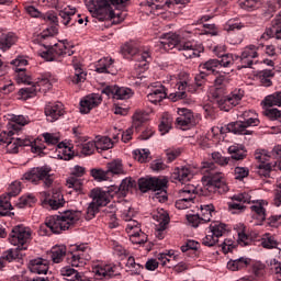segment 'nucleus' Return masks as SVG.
I'll return each instance as SVG.
<instances>
[{"mask_svg": "<svg viewBox=\"0 0 281 281\" xmlns=\"http://www.w3.org/2000/svg\"><path fill=\"white\" fill-rule=\"evenodd\" d=\"M247 74L250 80H260L263 87H271L273 82H271L270 78H273L274 74L273 70H261V63L256 59L249 58H258V52L256 46L250 45L247 52Z\"/></svg>", "mask_w": 281, "mask_h": 281, "instance_id": "nucleus-1", "label": "nucleus"}, {"mask_svg": "<svg viewBox=\"0 0 281 281\" xmlns=\"http://www.w3.org/2000/svg\"><path fill=\"white\" fill-rule=\"evenodd\" d=\"M80 211H64L60 215H52L46 218V225L53 234H60L74 227L80 221Z\"/></svg>", "mask_w": 281, "mask_h": 281, "instance_id": "nucleus-2", "label": "nucleus"}, {"mask_svg": "<svg viewBox=\"0 0 281 281\" xmlns=\"http://www.w3.org/2000/svg\"><path fill=\"white\" fill-rule=\"evenodd\" d=\"M30 236H32V233L27 229H25L23 226H15L12 229V233L9 237V240L11 245H13L14 249H9L7 251V255L4 256V260H8L9 262H12V260H16L19 256H21V251H25L27 249V240H30Z\"/></svg>", "mask_w": 281, "mask_h": 281, "instance_id": "nucleus-3", "label": "nucleus"}, {"mask_svg": "<svg viewBox=\"0 0 281 281\" xmlns=\"http://www.w3.org/2000/svg\"><path fill=\"white\" fill-rule=\"evenodd\" d=\"M203 168H207L206 172H209L205 184L207 192L213 194H225V192H229V187H227L223 173L214 171V162H206Z\"/></svg>", "mask_w": 281, "mask_h": 281, "instance_id": "nucleus-4", "label": "nucleus"}, {"mask_svg": "<svg viewBox=\"0 0 281 281\" xmlns=\"http://www.w3.org/2000/svg\"><path fill=\"white\" fill-rule=\"evenodd\" d=\"M90 196L92 198V202L87 209L86 221L95 218V214L100 212V207H104L111 203L109 193H106V191H102L101 189H92Z\"/></svg>", "mask_w": 281, "mask_h": 281, "instance_id": "nucleus-5", "label": "nucleus"}, {"mask_svg": "<svg viewBox=\"0 0 281 281\" xmlns=\"http://www.w3.org/2000/svg\"><path fill=\"white\" fill-rule=\"evenodd\" d=\"M167 183L168 181H166V179L161 180L159 178H140L138 179V190H140L143 193L151 190L153 192H156V199H159V194H162V201H168L165 189Z\"/></svg>", "mask_w": 281, "mask_h": 281, "instance_id": "nucleus-6", "label": "nucleus"}, {"mask_svg": "<svg viewBox=\"0 0 281 281\" xmlns=\"http://www.w3.org/2000/svg\"><path fill=\"white\" fill-rule=\"evenodd\" d=\"M13 135V131L0 133V145L3 146V144H5L7 153L16 155L19 148L32 146V139H30V137L14 138L12 137Z\"/></svg>", "mask_w": 281, "mask_h": 281, "instance_id": "nucleus-7", "label": "nucleus"}, {"mask_svg": "<svg viewBox=\"0 0 281 281\" xmlns=\"http://www.w3.org/2000/svg\"><path fill=\"white\" fill-rule=\"evenodd\" d=\"M52 167L43 166L32 168L29 172L24 173V179L26 181H32V183H36V181H44V186L46 188H52V183H54V178H52Z\"/></svg>", "mask_w": 281, "mask_h": 281, "instance_id": "nucleus-8", "label": "nucleus"}, {"mask_svg": "<svg viewBox=\"0 0 281 281\" xmlns=\"http://www.w3.org/2000/svg\"><path fill=\"white\" fill-rule=\"evenodd\" d=\"M241 150H245L244 145H232L228 147V154L232 155L231 157H224L221 153L215 151L212 153V159L218 166H227L232 159H235V161L245 159V154Z\"/></svg>", "mask_w": 281, "mask_h": 281, "instance_id": "nucleus-9", "label": "nucleus"}, {"mask_svg": "<svg viewBox=\"0 0 281 281\" xmlns=\"http://www.w3.org/2000/svg\"><path fill=\"white\" fill-rule=\"evenodd\" d=\"M130 0H95V14L99 19H115V11L111 5H124Z\"/></svg>", "mask_w": 281, "mask_h": 281, "instance_id": "nucleus-10", "label": "nucleus"}, {"mask_svg": "<svg viewBox=\"0 0 281 281\" xmlns=\"http://www.w3.org/2000/svg\"><path fill=\"white\" fill-rule=\"evenodd\" d=\"M44 47L46 50L40 53L38 56L48 63H54V60H58L60 56H66V54H68V56H74V52H67V46L63 43L53 46L44 45Z\"/></svg>", "mask_w": 281, "mask_h": 281, "instance_id": "nucleus-11", "label": "nucleus"}, {"mask_svg": "<svg viewBox=\"0 0 281 281\" xmlns=\"http://www.w3.org/2000/svg\"><path fill=\"white\" fill-rule=\"evenodd\" d=\"M158 47H164L166 50L168 49H178L182 47L181 37L175 33H166L160 36V41L158 42Z\"/></svg>", "mask_w": 281, "mask_h": 281, "instance_id": "nucleus-12", "label": "nucleus"}, {"mask_svg": "<svg viewBox=\"0 0 281 281\" xmlns=\"http://www.w3.org/2000/svg\"><path fill=\"white\" fill-rule=\"evenodd\" d=\"M101 103L102 95L98 93L89 94L80 101V113H90L91 109H95V106H99Z\"/></svg>", "mask_w": 281, "mask_h": 281, "instance_id": "nucleus-13", "label": "nucleus"}, {"mask_svg": "<svg viewBox=\"0 0 281 281\" xmlns=\"http://www.w3.org/2000/svg\"><path fill=\"white\" fill-rule=\"evenodd\" d=\"M245 203H247L245 193L233 195L232 202L227 203L228 212H232V214H240V212H245V210H247Z\"/></svg>", "mask_w": 281, "mask_h": 281, "instance_id": "nucleus-14", "label": "nucleus"}, {"mask_svg": "<svg viewBox=\"0 0 281 281\" xmlns=\"http://www.w3.org/2000/svg\"><path fill=\"white\" fill-rule=\"evenodd\" d=\"M45 115L48 122H56L58 117H63V115H65V105L60 102H56L54 104L48 103L45 106Z\"/></svg>", "mask_w": 281, "mask_h": 281, "instance_id": "nucleus-15", "label": "nucleus"}, {"mask_svg": "<svg viewBox=\"0 0 281 281\" xmlns=\"http://www.w3.org/2000/svg\"><path fill=\"white\" fill-rule=\"evenodd\" d=\"M221 135L225 133H233L234 135H247V122L236 121L227 124L220 130Z\"/></svg>", "mask_w": 281, "mask_h": 281, "instance_id": "nucleus-16", "label": "nucleus"}, {"mask_svg": "<svg viewBox=\"0 0 281 281\" xmlns=\"http://www.w3.org/2000/svg\"><path fill=\"white\" fill-rule=\"evenodd\" d=\"M245 98V90H235L231 94H223L221 98H217L218 104H231L232 106H237L238 102H240Z\"/></svg>", "mask_w": 281, "mask_h": 281, "instance_id": "nucleus-17", "label": "nucleus"}, {"mask_svg": "<svg viewBox=\"0 0 281 281\" xmlns=\"http://www.w3.org/2000/svg\"><path fill=\"white\" fill-rule=\"evenodd\" d=\"M179 117L176 119V124L183 128V126H192L194 124V114L191 110L182 108L178 110Z\"/></svg>", "mask_w": 281, "mask_h": 281, "instance_id": "nucleus-18", "label": "nucleus"}, {"mask_svg": "<svg viewBox=\"0 0 281 281\" xmlns=\"http://www.w3.org/2000/svg\"><path fill=\"white\" fill-rule=\"evenodd\" d=\"M31 273L46 274L49 271V261L43 258L33 259L29 263Z\"/></svg>", "mask_w": 281, "mask_h": 281, "instance_id": "nucleus-19", "label": "nucleus"}, {"mask_svg": "<svg viewBox=\"0 0 281 281\" xmlns=\"http://www.w3.org/2000/svg\"><path fill=\"white\" fill-rule=\"evenodd\" d=\"M154 221H157L156 232H158V239L164 240V236H161V232H166V227L170 223V215L166 211L162 213H157L154 215Z\"/></svg>", "mask_w": 281, "mask_h": 281, "instance_id": "nucleus-20", "label": "nucleus"}, {"mask_svg": "<svg viewBox=\"0 0 281 281\" xmlns=\"http://www.w3.org/2000/svg\"><path fill=\"white\" fill-rule=\"evenodd\" d=\"M179 52H183L184 58H199L203 52V46L196 47L192 42H184L182 46H179Z\"/></svg>", "mask_w": 281, "mask_h": 281, "instance_id": "nucleus-21", "label": "nucleus"}, {"mask_svg": "<svg viewBox=\"0 0 281 281\" xmlns=\"http://www.w3.org/2000/svg\"><path fill=\"white\" fill-rule=\"evenodd\" d=\"M217 58L218 63H220V72L224 74V75H229L232 74V71H234V69L232 68V66L234 65V57L232 56V54H221L217 53Z\"/></svg>", "mask_w": 281, "mask_h": 281, "instance_id": "nucleus-22", "label": "nucleus"}, {"mask_svg": "<svg viewBox=\"0 0 281 281\" xmlns=\"http://www.w3.org/2000/svg\"><path fill=\"white\" fill-rule=\"evenodd\" d=\"M85 249H87L85 244L72 246V248L70 250V265H71V267H80V265H83L82 255L78 254V251L85 252Z\"/></svg>", "mask_w": 281, "mask_h": 281, "instance_id": "nucleus-23", "label": "nucleus"}, {"mask_svg": "<svg viewBox=\"0 0 281 281\" xmlns=\"http://www.w3.org/2000/svg\"><path fill=\"white\" fill-rule=\"evenodd\" d=\"M16 41H19V38L16 37V34L14 33L5 34L0 31V49L2 52H8V49H10L12 45L16 44Z\"/></svg>", "mask_w": 281, "mask_h": 281, "instance_id": "nucleus-24", "label": "nucleus"}, {"mask_svg": "<svg viewBox=\"0 0 281 281\" xmlns=\"http://www.w3.org/2000/svg\"><path fill=\"white\" fill-rule=\"evenodd\" d=\"M113 59L109 57H104L100 59L97 64L95 71L97 74H111V76H115L117 74L116 70H112Z\"/></svg>", "mask_w": 281, "mask_h": 281, "instance_id": "nucleus-25", "label": "nucleus"}, {"mask_svg": "<svg viewBox=\"0 0 281 281\" xmlns=\"http://www.w3.org/2000/svg\"><path fill=\"white\" fill-rule=\"evenodd\" d=\"M45 203H48L52 210H58V207H63V205H65V198L63 196L60 189L53 190L52 199L45 200Z\"/></svg>", "mask_w": 281, "mask_h": 281, "instance_id": "nucleus-26", "label": "nucleus"}, {"mask_svg": "<svg viewBox=\"0 0 281 281\" xmlns=\"http://www.w3.org/2000/svg\"><path fill=\"white\" fill-rule=\"evenodd\" d=\"M168 98V93L166 92V87L159 86L154 89L149 94H147V100L153 104H157Z\"/></svg>", "mask_w": 281, "mask_h": 281, "instance_id": "nucleus-27", "label": "nucleus"}, {"mask_svg": "<svg viewBox=\"0 0 281 281\" xmlns=\"http://www.w3.org/2000/svg\"><path fill=\"white\" fill-rule=\"evenodd\" d=\"M227 78L225 75H220L215 78L214 83H215V91L213 93L214 98L218 100L222 95H225L226 89L225 85H227Z\"/></svg>", "mask_w": 281, "mask_h": 281, "instance_id": "nucleus-28", "label": "nucleus"}, {"mask_svg": "<svg viewBox=\"0 0 281 281\" xmlns=\"http://www.w3.org/2000/svg\"><path fill=\"white\" fill-rule=\"evenodd\" d=\"M221 61L218 59H209L207 61L200 64L199 69L206 71V74H221Z\"/></svg>", "mask_w": 281, "mask_h": 281, "instance_id": "nucleus-29", "label": "nucleus"}, {"mask_svg": "<svg viewBox=\"0 0 281 281\" xmlns=\"http://www.w3.org/2000/svg\"><path fill=\"white\" fill-rule=\"evenodd\" d=\"M106 172L108 175H126V170H124V164H122L121 159H114L108 162Z\"/></svg>", "mask_w": 281, "mask_h": 281, "instance_id": "nucleus-30", "label": "nucleus"}, {"mask_svg": "<svg viewBox=\"0 0 281 281\" xmlns=\"http://www.w3.org/2000/svg\"><path fill=\"white\" fill-rule=\"evenodd\" d=\"M126 232L133 245H144L148 240V237L142 231L126 228Z\"/></svg>", "mask_w": 281, "mask_h": 281, "instance_id": "nucleus-31", "label": "nucleus"}, {"mask_svg": "<svg viewBox=\"0 0 281 281\" xmlns=\"http://www.w3.org/2000/svg\"><path fill=\"white\" fill-rule=\"evenodd\" d=\"M171 180L186 183V181L190 180V169L186 167H182L181 169L177 168L171 175Z\"/></svg>", "mask_w": 281, "mask_h": 281, "instance_id": "nucleus-32", "label": "nucleus"}, {"mask_svg": "<svg viewBox=\"0 0 281 281\" xmlns=\"http://www.w3.org/2000/svg\"><path fill=\"white\" fill-rule=\"evenodd\" d=\"M178 92L170 94V98L172 102H177V100H184V98H188V94L186 93V89H188V79H184L182 81H179L178 83Z\"/></svg>", "mask_w": 281, "mask_h": 281, "instance_id": "nucleus-33", "label": "nucleus"}, {"mask_svg": "<svg viewBox=\"0 0 281 281\" xmlns=\"http://www.w3.org/2000/svg\"><path fill=\"white\" fill-rule=\"evenodd\" d=\"M187 193H183L182 191H179L180 199L176 201V207L178 210H188L194 203V196L189 195V198H186Z\"/></svg>", "mask_w": 281, "mask_h": 281, "instance_id": "nucleus-34", "label": "nucleus"}, {"mask_svg": "<svg viewBox=\"0 0 281 281\" xmlns=\"http://www.w3.org/2000/svg\"><path fill=\"white\" fill-rule=\"evenodd\" d=\"M265 249H276L278 247V239H276V236L266 233L261 237V244Z\"/></svg>", "mask_w": 281, "mask_h": 281, "instance_id": "nucleus-35", "label": "nucleus"}, {"mask_svg": "<svg viewBox=\"0 0 281 281\" xmlns=\"http://www.w3.org/2000/svg\"><path fill=\"white\" fill-rule=\"evenodd\" d=\"M214 204L201 205V221H203V223H210V221H212V214H214Z\"/></svg>", "mask_w": 281, "mask_h": 281, "instance_id": "nucleus-36", "label": "nucleus"}, {"mask_svg": "<svg viewBox=\"0 0 281 281\" xmlns=\"http://www.w3.org/2000/svg\"><path fill=\"white\" fill-rule=\"evenodd\" d=\"M234 229L237 232L238 238L237 243L238 245H243L244 247H247V227L245 224L239 223L235 225Z\"/></svg>", "mask_w": 281, "mask_h": 281, "instance_id": "nucleus-37", "label": "nucleus"}, {"mask_svg": "<svg viewBox=\"0 0 281 281\" xmlns=\"http://www.w3.org/2000/svg\"><path fill=\"white\" fill-rule=\"evenodd\" d=\"M58 16L61 19L63 25H68L74 21V16H76V9L65 8L59 11Z\"/></svg>", "mask_w": 281, "mask_h": 281, "instance_id": "nucleus-38", "label": "nucleus"}, {"mask_svg": "<svg viewBox=\"0 0 281 281\" xmlns=\"http://www.w3.org/2000/svg\"><path fill=\"white\" fill-rule=\"evenodd\" d=\"M262 104L265 106H281V91L267 95Z\"/></svg>", "mask_w": 281, "mask_h": 281, "instance_id": "nucleus-39", "label": "nucleus"}, {"mask_svg": "<svg viewBox=\"0 0 281 281\" xmlns=\"http://www.w3.org/2000/svg\"><path fill=\"white\" fill-rule=\"evenodd\" d=\"M137 186V182L133 180V178H125L121 181L119 188L121 189V196H126L128 194V190H133Z\"/></svg>", "mask_w": 281, "mask_h": 281, "instance_id": "nucleus-40", "label": "nucleus"}, {"mask_svg": "<svg viewBox=\"0 0 281 281\" xmlns=\"http://www.w3.org/2000/svg\"><path fill=\"white\" fill-rule=\"evenodd\" d=\"M133 95V90L131 88L117 87L114 91V100H128Z\"/></svg>", "mask_w": 281, "mask_h": 281, "instance_id": "nucleus-41", "label": "nucleus"}, {"mask_svg": "<svg viewBox=\"0 0 281 281\" xmlns=\"http://www.w3.org/2000/svg\"><path fill=\"white\" fill-rule=\"evenodd\" d=\"M245 267H247V258L245 257L227 262V269H229V271H240V269H245Z\"/></svg>", "mask_w": 281, "mask_h": 281, "instance_id": "nucleus-42", "label": "nucleus"}, {"mask_svg": "<svg viewBox=\"0 0 281 281\" xmlns=\"http://www.w3.org/2000/svg\"><path fill=\"white\" fill-rule=\"evenodd\" d=\"M265 201L262 202H256L250 206L251 212H255L252 215L254 217L258 218V221H265V206H263Z\"/></svg>", "mask_w": 281, "mask_h": 281, "instance_id": "nucleus-43", "label": "nucleus"}, {"mask_svg": "<svg viewBox=\"0 0 281 281\" xmlns=\"http://www.w3.org/2000/svg\"><path fill=\"white\" fill-rule=\"evenodd\" d=\"M50 254L53 262L58 263L63 260V258H65V255L67 254V248H65L64 246H58L53 248Z\"/></svg>", "mask_w": 281, "mask_h": 281, "instance_id": "nucleus-44", "label": "nucleus"}, {"mask_svg": "<svg viewBox=\"0 0 281 281\" xmlns=\"http://www.w3.org/2000/svg\"><path fill=\"white\" fill-rule=\"evenodd\" d=\"M134 159L139 161V164H146L149 161L148 157H150V151L146 149H136L133 151Z\"/></svg>", "mask_w": 281, "mask_h": 281, "instance_id": "nucleus-45", "label": "nucleus"}, {"mask_svg": "<svg viewBox=\"0 0 281 281\" xmlns=\"http://www.w3.org/2000/svg\"><path fill=\"white\" fill-rule=\"evenodd\" d=\"M64 276H67L68 278H70V276H74V278L68 279V281H89L87 277L80 274L72 268H66L64 271Z\"/></svg>", "mask_w": 281, "mask_h": 281, "instance_id": "nucleus-46", "label": "nucleus"}, {"mask_svg": "<svg viewBox=\"0 0 281 281\" xmlns=\"http://www.w3.org/2000/svg\"><path fill=\"white\" fill-rule=\"evenodd\" d=\"M95 146L98 150H109L113 148V142L110 137L103 136L95 142Z\"/></svg>", "mask_w": 281, "mask_h": 281, "instance_id": "nucleus-47", "label": "nucleus"}, {"mask_svg": "<svg viewBox=\"0 0 281 281\" xmlns=\"http://www.w3.org/2000/svg\"><path fill=\"white\" fill-rule=\"evenodd\" d=\"M144 122H148V113L136 112L133 115V126H135V128H139V126L144 124Z\"/></svg>", "mask_w": 281, "mask_h": 281, "instance_id": "nucleus-48", "label": "nucleus"}, {"mask_svg": "<svg viewBox=\"0 0 281 281\" xmlns=\"http://www.w3.org/2000/svg\"><path fill=\"white\" fill-rule=\"evenodd\" d=\"M227 225L220 223V224H215V225H211L210 226V232L213 234V236L218 240V238H221V236H223V234H225L227 232Z\"/></svg>", "mask_w": 281, "mask_h": 281, "instance_id": "nucleus-49", "label": "nucleus"}, {"mask_svg": "<svg viewBox=\"0 0 281 281\" xmlns=\"http://www.w3.org/2000/svg\"><path fill=\"white\" fill-rule=\"evenodd\" d=\"M265 269V265L257 262L251 265V273L248 276L247 281H258V276H260V271Z\"/></svg>", "mask_w": 281, "mask_h": 281, "instance_id": "nucleus-50", "label": "nucleus"}, {"mask_svg": "<svg viewBox=\"0 0 281 281\" xmlns=\"http://www.w3.org/2000/svg\"><path fill=\"white\" fill-rule=\"evenodd\" d=\"M15 71L18 72L16 81L19 83L32 85V78L25 74V68H15Z\"/></svg>", "mask_w": 281, "mask_h": 281, "instance_id": "nucleus-51", "label": "nucleus"}, {"mask_svg": "<svg viewBox=\"0 0 281 281\" xmlns=\"http://www.w3.org/2000/svg\"><path fill=\"white\" fill-rule=\"evenodd\" d=\"M38 91V88L36 85L30 87V88H22L20 89V94L24 100H29V98H34L36 95V92Z\"/></svg>", "mask_w": 281, "mask_h": 281, "instance_id": "nucleus-52", "label": "nucleus"}, {"mask_svg": "<svg viewBox=\"0 0 281 281\" xmlns=\"http://www.w3.org/2000/svg\"><path fill=\"white\" fill-rule=\"evenodd\" d=\"M95 149H97V145H95V142L93 140H90L88 143H83L81 145V154L82 155H93V153H95Z\"/></svg>", "mask_w": 281, "mask_h": 281, "instance_id": "nucleus-53", "label": "nucleus"}, {"mask_svg": "<svg viewBox=\"0 0 281 281\" xmlns=\"http://www.w3.org/2000/svg\"><path fill=\"white\" fill-rule=\"evenodd\" d=\"M97 276H102L103 278H113L115 276V270L111 266H105L103 268L97 269Z\"/></svg>", "mask_w": 281, "mask_h": 281, "instance_id": "nucleus-54", "label": "nucleus"}, {"mask_svg": "<svg viewBox=\"0 0 281 281\" xmlns=\"http://www.w3.org/2000/svg\"><path fill=\"white\" fill-rule=\"evenodd\" d=\"M68 188H71L75 192H80L82 190V181L75 177H70L67 179Z\"/></svg>", "mask_w": 281, "mask_h": 281, "instance_id": "nucleus-55", "label": "nucleus"}, {"mask_svg": "<svg viewBox=\"0 0 281 281\" xmlns=\"http://www.w3.org/2000/svg\"><path fill=\"white\" fill-rule=\"evenodd\" d=\"M281 111L276 109V108H266L262 113L266 117H268L269 120H278V117H280Z\"/></svg>", "mask_w": 281, "mask_h": 281, "instance_id": "nucleus-56", "label": "nucleus"}, {"mask_svg": "<svg viewBox=\"0 0 281 281\" xmlns=\"http://www.w3.org/2000/svg\"><path fill=\"white\" fill-rule=\"evenodd\" d=\"M271 164L260 162L258 166V175H260V177H269V175H271Z\"/></svg>", "mask_w": 281, "mask_h": 281, "instance_id": "nucleus-57", "label": "nucleus"}, {"mask_svg": "<svg viewBox=\"0 0 281 281\" xmlns=\"http://www.w3.org/2000/svg\"><path fill=\"white\" fill-rule=\"evenodd\" d=\"M91 175L93 179H99V181H106L109 179V172L102 169H91Z\"/></svg>", "mask_w": 281, "mask_h": 281, "instance_id": "nucleus-58", "label": "nucleus"}, {"mask_svg": "<svg viewBox=\"0 0 281 281\" xmlns=\"http://www.w3.org/2000/svg\"><path fill=\"white\" fill-rule=\"evenodd\" d=\"M269 157H271V154H269V151L265 149L255 151V159L260 164H265V161H269Z\"/></svg>", "mask_w": 281, "mask_h": 281, "instance_id": "nucleus-59", "label": "nucleus"}, {"mask_svg": "<svg viewBox=\"0 0 281 281\" xmlns=\"http://www.w3.org/2000/svg\"><path fill=\"white\" fill-rule=\"evenodd\" d=\"M21 194V182L14 181L9 187L8 196H19Z\"/></svg>", "mask_w": 281, "mask_h": 281, "instance_id": "nucleus-60", "label": "nucleus"}, {"mask_svg": "<svg viewBox=\"0 0 281 281\" xmlns=\"http://www.w3.org/2000/svg\"><path fill=\"white\" fill-rule=\"evenodd\" d=\"M35 87H37L38 91L42 89L43 91H49L52 89V82L47 78H42L36 82Z\"/></svg>", "mask_w": 281, "mask_h": 281, "instance_id": "nucleus-61", "label": "nucleus"}, {"mask_svg": "<svg viewBox=\"0 0 281 281\" xmlns=\"http://www.w3.org/2000/svg\"><path fill=\"white\" fill-rule=\"evenodd\" d=\"M43 137H44L45 144H47L48 146H56V144L60 142V138H58L52 133H44Z\"/></svg>", "mask_w": 281, "mask_h": 281, "instance_id": "nucleus-62", "label": "nucleus"}, {"mask_svg": "<svg viewBox=\"0 0 281 281\" xmlns=\"http://www.w3.org/2000/svg\"><path fill=\"white\" fill-rule=\"evenodd\" d=\"M216 243H218V239L211 233V231L202 240V245L205 247H214Z\"/></svg>", "mask_w": 281, "mask_h": 281, "instance_id": "nucleus-63", "label": "nucleus"}, {"mask_svg": "<svg viewBox=\"0 0 281 281\" xmlns=\"http://www.w3.org/2000/svg\"><path fill=\"white\" fill-rule=\"evenodd\" d=\"M272 203L276 207H280L281 205V182H279L277 189L274 190V198Z\"/></svg>", "mask_w": 281, "mask_h": 281, "instance_id": "nucleus-64", "label": "nucleus"}]
</instances>
